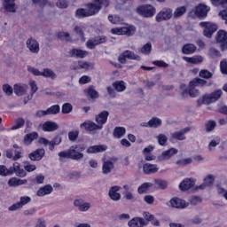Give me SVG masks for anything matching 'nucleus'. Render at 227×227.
Segmentation results:
<instances>
[{"label":"nucleus","mask_w":227,"mask_h":227,"mask_svg":"<svg viewBox=\"0 0 227 227\" xmlns=\"http://www.w3.org/2000/svg\"><path fill=\"white\" fill-rule=\"evenodd\" d=\"M86 150V145L78 144L72 145L67 151H61L58 153L59 160L60 162H65V159H71L72 160H81V159H84V152Z\"/></svg>","instance_id":"1"},{"label":"nucleus","mask_w":227,"mask_h":227,"mask_svg":"<svg viewBox=\"0 0 227 227\" xmlns=\"http://www.w3.org/2000/svg\"><path fill=\"white\" fill-rule=\"evenodd\" d=\"M223 97V90H216L210 94H206L202 96V98H199L197 100L198 106H209V104H214V102H217L219 98Z\"/></svg>","instance_id":"2"},{"label":"nucleus","mask_w":227,"mask_h":227,"mask_svg":"<svg viewBox=\"0 0 227 227\" xmlns=\"http://www.w3.org/2000/svg\"><path fill=\"white\" fill-rule=\"evenodd\" d=\"M136 13L145 19H152L157 13V9L152 4H143L137 7Z\"/></svg>","instance_id":"3"},{"label":"nucleus","mask_w":227,"mask_h":227,"mask_svg":"<svg viewBox=\"0 0 227 227\" xmlns=\"http://www.w3.org/2000/svg\"><path fill=\"white\" fill-rule=\"evenodd\" d=\"M89 7L92 9L94 15H97L100 12L102 8H108L109 4H111V1L109 0H91V2L88 3Z\"/></svg>","instance_id":"4"},{"label":"nucleus","mask_w":227,"mask_h":227,"mask_svg":"<svg viewBox=\"0 0 227 227\" xmlns=\"http://www.w3.org/2000/svg\"><path fill=\"white\" fill-rule=\"evenodd\" d=\"M127 59L141 61V57L130 50H126L119 55L118 61L121 65H125L127 63Z\"/></svg>","instance_id":"5"},{"label":"nucleus","mask_w":227,"mask_h":227,"mask_svg":"<svg viewBox=\"0 0 227 227\" xmlns=\"http://www.w3.org/2000/svg\"><path fill=\"white\" fill-rule=\"evenodd\" d=\"M201 27H204L203 35L207 38H212V35L219 29V27L215 23L202 21L200 23Z\"/></svg>","instance_id":"6"},{"label":"nucleus","mask_w":227,"mask_h":227,"mask_svg":"<svg viewBox=\"0 0 227 227\" xmlns=\"http://www.w3.org/2000/svg\"><path fill=\"white\" fill-rule=\"evenodd\" d=\"M106 42H107V36L97 35L86 42V47L88 49L93 50L95 47H97V45H102V43H106Z\"/></svg>","instance_id":"7"},{"label":"nucleus","mask_w":227,"mask_h":227,"mask_svg":"<svg viewBox=\"0 0 227 227\" xmlns=\"http://www.w3.org/2000/svg\"><path fill=\"white\" fill-rule=\"evenodd\" d=\"M208 12H210V7L208 5L199 4L195 7L193 13L198 19H207Z\"/></svg>","instance_id":"8"},{"label":"nucleus","mask_w":227,"mask_h":227,"mask_svg":"<svg viewBox=\"0 0 227 227\" xmlns=\"http://www.w3.org/2000/svg\"><path fill=\"white\" fill-rule=\"evenodd\" d=\"M86 9L84 8H78L74 12V17L76 19H86L88 17L95 16L91 8H90V4H86Z\"/></svg>","instance_id":"9"},{"label":"nucleus","mask_w":227,"mask_h":227,"mask_svg":"<svg viewBox=\"0 0 227 227\" xmlns=\"http://www.w3.org/2000/svg\"><path fill=\"white\" fill-rule=\"evenodd\" d=\"M173 17V9L165 7L155 17L157 22H164V20H171Z\"/></svg>","instance_id":"10"},{"label":"nucleus","mask_w":227,"mask_h":227,"mask_svg":"<svg viewBox=\"0 0 227 227\" xmlns=\"http://www.w3.org/2000/svg\"><path fill=\"white\" fill-rule=\"evenodd\" d=\"M190 131H191V128L186 127L181 129L180 131H176L174 133H171L169 141L173 142L174 139H176V141H185V139H187V137H185V134H187V132H190Z\"/></svg>","instance_id":"11"},{"label":"nucleus","mask_w":227,"mask_h":227,"mask_svg":"<svg viewBox=\"0 0 227 227\" xmlns=\"http://www.w3.org/2000/svg\"><path fill=\"white\" fill-rule=\"evenodd\" d=\"M27 49L32 52V54H38L40 52V43L33 37H30L26 42Z\"/></svg>","instance_id":"12"},{"label":"nucleus","mask_w":227,"mask_h":227,"mask_svg":"<svg viewBox=\"0 0 227 227\" xmlns=\"http://www.w3.org/2000/svg\"><path fill=\"white\" fill-rule=\"evenodd\" d=\"M80 129H85L87 132H93L95 130H102L104 126L98 125L91 121H86L80 125Z\"/></svg>","instance_id":"13"},{"label":"nucleus","mask_w":227,"mask_h":227,"mask_svg":"<svg viewBox=\"0 0 227 227\" xmlns=\"http://www.w3.org/2000/svg\"><path fill=\"white\" fill-rule=\"evenodd\" d=\"M120 191H121V186L114 185L110 187L108 196L112 201H120V200H121V193H120Z\"/></svg>","instance_id":"14"},{"label":"nucleus","mask_w":227,"mask_h":227,"mask_svg":"<svg viewBox=\"0 0 227 227\" xmlns=\"http://www.w3.org/2000/svg\"><path fill=\"white\" fill-rule=\"evenodd\" d=\"M45 157V149L38 148L28 154L30 160L36 162L42 160Z\"/></svg>","instance_id":"15"},{"label":"nucleus","mask_w":227,"mask_h":227,"mask_svg":"<svg viewBox=\"0 0 227 227\" xmlns=\"http://www.w3.org/2000/svg\"><path fill=\"white\" fill-rule=\"evenodd\" d=\"M195 184H196V181H194L193 178H184L179 184V190H181L183 192H185V191H189V189H192V187H194Z\"/></svg>","instance_id":"16"},{"label":"nucleus","mask_w":227,"mask_h":227,"mask_svg":"<svg viewBox=\"0 0 227 227\" xmlns=\"http://www.w3.org/2000/svg\"><path fill=\"white\" fill-rule=\"evenodd\" d=\"M214 182H215V177L213 175H207L203 179V183L197 186L196 189L204 191L207 187H212V185H214Z\"/></svg>","instance_id":"17"},{"label":"nucleus","mask_w":227,"mask_h":227,"mask_svg":"<svg viewBox=\"0 0 227 227\" xmlns=\"http://www.w3.org/2000/svg\"><path fill=\"white\" fill-rule=\"evenodd\" d=\"M129 227H145L148 226V221H145L143 217H134L128 223Z\"/></svg>","instance_id":"18"},{"label":"nucleus","mask_w":227,"mask_h":227,"mask_svg":"<svg viewBox=\"0 0 227 227\" xmlns=\"http://www.w3.org/2000/svg\"><path fill=\"white\" fill-rule=\"evenodd\" d=\"M107 118H109V112L104 110L98 114L95 115V121L98 123V125L104 127V125L107 123Z\"/></svg>","instance_id":"19"},{"label":"nucleus","mask_w":227,"mask_h":227,"mask_svg":"<svg viewBox=\"0 0 227 227\" xmlns=\"http://www.w3.org/2000/svg\"><path fill=\"white\" fill-rule=\"evenodd\" d=\"M178 153V149L171 147L168 150L163 151L161 156H159V160H169L171 157Z\"/></svg>","instance_id":"20"},{"label":"nucleus","mask_w":227,"mask_h":227,"mask_svg":"<svg viewBox=\"0 0 227 227\" xmlns=\"http://www.w3.org/2000/svg\"><path fill=\"white\" fill-rule=\"evenodd\" d=\"M59 129V126L58 123L52 121H47L42 125V130H43V132H55V130H58Z\"/></svg>","instance_id":"21"},{"label":"nucleus","mask_w":227,"mask_h":227,"mask_svg":"<svg viewBox=\"0 0 227 227\" xmlns=\"http://www.w3.org/2000/svg\"><path fill=\"white\" fill-rule=\"evenodd\" d=\"M170 205L173 208H187L189 203L180 198H173L170 200Z\"/></svg>","instance_id":"22"},{"label":"nucleus","mask_w":227,"mask_h":227,"mask_svg":"<svg viewBox=\"0 0 227 227\" xmlns=\"http://www.w3.org/2000/svg\"><path fill=\"white\" fill-rule=\"evenodd\" d=\"M70 58H78L80 59H84L85 56H88V51L77 48H73L69 51Z\"/></svg>","instance_id":"23"},{"label":"nucleus","mask_w":227,"mask_h":227,"mask_svg":"<svg viewBox=\"0 0 227 227\" xmlns=\"http://www.w3.org/2000/svg\"><path fill=\"white\" fill-rule=\"evenodd\" d=\"M84 94L88 98H90L91 100H97V98H99L100 95L98 94V91L95 90V86L90 85L87 89L84 90Z\"/></svg>","instance_id":"24"},{"label":"nucleus","mask_w":227,"mask_h":227,"mask_svg":"<svg viewBox=\"0 0 227 227\" xmlns=\"http://www.w3.org/2000/svg\"><path fill=\"white\" fill-rule=\"evenodd\" d=\"M159 171L157 164L145 163L143 165V172L145 175H153Z\"/></svg>","instance_id":"25"},{"label":"nucleus","mask_w":227,"mask_h":227,"mask_svg":"<svg viewBox=\"0 0 227 227\" xmlns=\"http://www.w3.org/2000/svg\"><path fill=\"white\" fill-rule=\"evenodd\" d=\"M3 6L4 10L10 13H15V12H17V4H15V0H4Z\"/></svg>","instance_id":"26"},{"label":"nucleus","mask_w":227,"mask_h":227,"mask_svg":"<svg viewBox=\"0 0 227 227\" xmlns=\"http://www.w3.org/2000/svg\"><path fill=\"white\" fill-rule=\"evenodd\" d=\"M137 28L134 25L126 24V26L122 27V35L124 36H134Z\"/></svg>","instance_id":"27"},{"label":"nucleus","mask_w":227,"mask_h":227,"mask_svg":"<svg viewBox=\"0 0 227 227\" xmlns=\"http://www.w3.org/2000/svg\"><path fill=\"white\" fill-rule=\"evenodd\" d=\"M106 150H107V145H99L89 146L86 152L87 153H102V152H106Z\"/></svg>","instance_id":"28"},{"label":"nucleus","mask_w":227,"mask_h":227,"mask_svg":"<svg viewBox=\"0 0 227 227\" xmlns=\"http://www.w3.org/2000/svg\"><path fill=\"white\" fill-rule=\"evenodd\" d=\"M52 191H54V188H52V185L46 184V185L39 188V190L36 192V195L39 196L40 198H42L43 196L51 194Z\"/></svg>","instance_id":"29"},{"label":"nucleus","mask_w":227,"mask_h":227,"mask_svg":"<svg viewBox=\"0 0 227 227\" xmlns=\"http://www.w3.org/2000/svg\"><path fill=\"white\" fill-rule=\"evenodd\" d=\"M26 184H27V179H20L18 177H12L8 181L9 187H19V186L24 185Z\"/></svg>","instance_id":"30"},{"label":"nucleus","mask_w":227,"mask_h":227,"mask_svg":"<svg viewBox=\"0 0 227 227\" xmlns=\"http://www.w3.org/2000/svg\"><path fill=\"white\" fill-rule=\"evenodd\" d=\"M114 169V163L112 160H106L103 162L102 173L103 175H109Z\"/></svg>","instance_id":"31"},{"label":"nucleus","mask_w":227,"mask_h":227,"mask_svg":"<svg viewBox=\"0 0 227 227\" xmlns=\"http://www.w3.org/2000/svg\"><path fill=\"white\" fill-rule=\"evenodd\" d=\"M35 139H38V132L33 131L31 133H28L24 137V139H23L24 145H31V143L35 141Z\"/></svg>","instance_id":"32"},{"label":"nucleus","mask_w":227,"mask_h":227,"mask_svg":"<svg viewBox=\"0 0 227 227\" xmlns=\"http://www.w3.org/2000/svg\"><path fill=\"white\" fill-rule=\"evenodd\" d=\"M184 61L186 63H191L192 65H198L203 63V57L196 55L193 57H183Z\"/></svg>","instance_id":"33"},{"label":"nucleus","mask_w":227,"mask_h":227,"mask_svg":"<svg viewBox=\"0 0 227 227\" xmlns=\"http://www.w3.org/2000/svg\"><path fill=\"white\" fill-rule=\"evenodd\" d=\"M196 45L192 43H186L182 47V53L186 55L194 54L196 52Z\"/></svg>","instance_id":"34"},{"label":"nucleus","mask_w":227,"mask_h":227,"mask_svg":"<svg viewBox=\"0 0 227 227\" xmlns=\"http://www.w3.org/2000/svg\"><path fill=\"white\" fill-rule=\"evenodd\" d=\"M206 85H207V81L198 77L194 78L189 82L190 88H198V86H200V88H203V86H206Z\"/></svg>","instance_id":"35"},{"label":"nucleus","mask_w":227,"mask_h":227,"mask_svg":"<svg viewBox=\"0 0 227 227\" xmlns=\"http://www.w3.org/2000/svg\"><path fill=\"white\" fill-rule=\"evenodd\" d=\"M14 93L17 97H22V95H26L27 91V85H20V84H14Z\"/></svg>","instance_id":"36"},{"label":"nucleus","mask_w":227,"mask_h":227,"mask_svg":"<svg viewBox=\"0 0 227 227\" xmlns=\"http://www.w3.org/2000/svg\"><path fill=\"white\" fill-rule=\"evenodd\" d=\"M112 86L115 91L118 93H121V91H125L127 90V86L125 85V82L123 81H116L112 83Z\"/></svg>","instance_id":"37"},{"label":"nucleus","mask_w":227,"mask_h":227,"mask_svg":"<svg viewBox=\"0 0 227 227\" xmlns=\"http://www.w3.org/2000/svg\"><path fill=\"white\" fill-rule=\"evenodd\" d=\"M127 133V129L124 127H115L114 129L113 136L116 139H121Z\"/></svg>","instance_id":"38"},{"label":"nucleus","mask_w":227,"mask_h":227,"mask_svg":"<svg viewBox=\"0 0 227 227\" xmlns=\"http://www.w3.org/2000/svg\"><path fill=\"white\" fill-rule=\"evenodd\" d=\"M41 76L54 80L58 77V74H56L51 68H44Z\"/></svg>","instance_id":"39"},{"label":"nucleus","mask_w":227,"mask_h":227,"mask_svg":"<svg viewBox=\"0 0 227 227\" xmlns=\"http://www.w3.org/2000/svg\"><path fill=\"white\" fill-rule=\"evenodd\" d=\"M215 40H216V43L226 42L227 32L225 30H219L215 35Z\"/></svg>","instance_id":"40"},{"label":"nucleus","mask_w":227,"mask_h":227,"mask_svg":"<svg viewBox=\"0 0 227 227\" xmlns=\"http://www.w3.org/2000/svg\"><path fill=\"white\" fill-rule=\"evenodd\" d=\"M150 187H153L152 183H144L137 188L138 194H146Z\"/></svg>","instance_id":"41"},{"label":"nucleus","mask_w":227,"mask_h":227,"mask_svg":"<svg viewBox=\"0 0 227 227\" xmlns=\"http://www.w3.org/2000/svg\"><path fill=\"white\" fill-rule=\"evenodd\" d=\"M150 129H159L162 125V120L159 119V117H153L149 120Z\"/></svg>","instance_id":"42"},{"label":"nucleus","mask_w":227,"mask_h":227,"mask_svg":"<svg viewBox=\"0 0 227 227\" xmlns=\"http://www.w3.org/2000/svg\"><path fill=\"white\" fill-rule=\"evenodd\" d=\"M139 52L145 56H150V54H152V43H146L142 48H140Z\"/></svg>","instance_id":"43"},{"label":"nucleus","mask_w":227,"mask_h":227,"mask_svg":"<svg viewBox=\"0 0 227 227\" xmlns=\"http://www.w3.org/2000/svg\"><path fill=\"white\" fill-rule=\"evenodd\" d=\"M29 86H30V95L27 96L28 100H32L35 93L38 91V85H36L35 81H30L29 82Z\"/></svg>","instance_id":"44"},{"label":"nucleus","mask_w":227,"mask_h":227,"mask_svg":"<svg viewBox=\"0 0 227 227\" xmlns=\"http://www.w3.org/2000/svg\"><path fill=\"white\" fill-rule=\"evenodd\" d=\"M154 184L157 185V189H160L161 191H165L168 189V181L162 179H154Z\"/></svg>","instance_id":"45"},{"label":"nucleus","mask_w":227,"mask_h":227,"mask_svg":"<svg viewBox=\"0 0 227 227\" xmlns=\"http://www.w3.org/2000/svg\"><path fill=\"white\" fill-rule=\"evenodd\" d=\"M61 107L59 105H53L46 110L47 114H59Z\"/></svg>","instance_id":"46"},{"label":"nucleus","mask_w":227,"mask_h":227,"mask_svg":"<svg viewBox=\"0 0 227 227\" xmlns=\"http://www.w3.org/2000/svg\"><path fill=\"white\" fill-rule=\"evenodd\" d=\"M187 12V7L181 6L177 7L174 12V18L178 19L179 17H182V15L185 14Z\"/></svg>","instance_id":"47"},{"label":"nucleus","mask_w":227,"mask_h":227,"mask_svg":"<svg viewBox=\"0 0 227 227\" xmlns=\"http://www.w3.org/2000/svg\"><path fill=\"white\" fill-rule=\"evenodd\" d=\"M176 164L179 168L189 166V164H192V158H186V159H183V160H177Z\"/></svg>","instance_id":"48"},{"label":"nucleus","mask_w":227,"mask_h":227,"mask_svg":"<svg viewBox=\"0 0 227 227\" xmlns=\"http://www.w3.org/2000/svg\"><path fill=\"white\" fill-rule=\"evenodd\" d=\"M26 121L23 118H19L15 121V124L12 126L11 130H17L18 129H22Z\"/></svg>","instance_id":"49"},{"label":"nucleus","mask_w":227,"mask_h":227,"mask_svg":"<svg viewBox=\"0 0 227 227\" xmlns=\"http://www.w3.org/2000/svg\"><path fill=\"white\" fill-rule=\"evenodd\" d=\"M200 77L202 79H212L214 77V74L208 71L207 69H201L199 73Z\"/></svg>","instance_id":"50"},{"label":"nucleus","mask_w":227,"mask_h":227,"mask_svg":"<svg viewBox=\"0 0 227 227\" xmlns=\"http://www.w3.org/2000/svg\"><path fill=\"white\" fill-rule=\"evenodd\" d=\"M215 127H217V122H215V121H214V120L208 121L205 124L206 132H212V130H214V129H215Z\"/></svg>","instance_id":"51"},{"label":"nucleus","mask_w":227,"mask_h":227,"mask_svg":"<svg viewBox=\"0 0 227 227\" xmlns=\"http://www.w3.org/2000/svg\"><path fill=\"white\" fill-rule=\"evenodd\" d=\"M2 90L7 97H12V95H13V88L8 83L4 84Z\"/></svg>","instance_id":"52"},{"label":"nucleus","mask_w":227,"mask_h":227,"mask_svg":"<svg viewBox=\"0 0 227 227\" xmlns=\"http://www.w3.org/2000/svg\"><path fill=\"white\" fill-rule=\"evenodd\" d=\"M67 136L69 141L74 143V141H77V138L79 137V129L69 131Z\"/></svg>","instance_id":"53"},{"label":"nucleus","mask_w":227,"mask_h":227,"mask_svg":"<svg viewBox=\"0 0 227 227\" xmlns=\"http://www.w3.org/2000/svg\"><path fill=\"white\" fill-rule=\"evenodd\" d=\"M74 111V106L70 103H65L62 106V114H70Z\"/></svg>","instance_id":"54"},{"label":"nucleus","mask_w":227,"mask_h":227,"mask_svg":"<svg viewBox=\"0 0 227 227\" xmlns=\"http://www.w3.org/2000/svg\"><path fill=\"white\" fill-rule=\"evenodd\" d=\"M24 169L27 173H32V171H35L36 169V165L31 164L29 161H24Z\"/></svg>","instance_id":"55"},{"label":"nucleus","mask_w":227,"mask_h":227,"mask_svg":"<svg viewBox=\"0 0 227 227\" xmlns=\"http://www.w3.org/2000/svg\"><path fill=\"white\" fill-rule=\"evenodd\" d=\"M157 140L160 146H166V144L168 143V137L164 134H160L157 136Z\"/></svg>","instance_id":"56"},{"label":"nucleus","mask_w":227,"mask_h":227,"mask_svg":"<svg viewBox=\"0 0 227 227\" xmlns=\"http://www.w3.org/2000/svg\"><path fill=\"white\" fill-rule=\"evenodd\" d=\"M188 95L192 98H196L200 96V90L196 89V87H189Z\"/></svg>","instance_id":"57"},{"label":"nucleus","mask_w":227,"mask_h":227,"mask_svg":"<svg viewBox=\"0 0 227 227\" xmlns=\"http://www.w3.org/2000/svg\"><path fill=\"white\" fill-rule=\"evenodd\" d=\"M209 56L213 59L215 58H221V51H219V50H217L215 48H210L209 49Z\"/></svg>","instance_id":"58"},{"label":"nucleus","mask_w":227,"mask_h":227,"mask_svg":"<svg viewBox=\"0 0 227 227\" xmlns=\"http://www.w3.org/2000/svg\"><path fill=\"white\" fill-rule=\"evenodd\" d=\"M74 32L76 33V35H78L81 38V40H82V42H84L86 40V37H84V30H82V28L79 26H75L74 27Z\"/></svg>","instance_id":"59"},{"label":"nucleus","mask_w":227,"mask_h":227,"mask_svg":"<svg viewBox=\"0 0 227 227\" xmlns=\"http://www.w3.org/2000/svg\"><path fill=\"white\" fill-rule=\"evenodd\" d=\"M108 20L109 22H111L112 24H120V22L121 21V18H120L119 15H108Z\"/></svg>","instance_id":"60"},{"label":"nucleus","mask_w":227,"mask_h":227,"mask_svg":"<svg viewBox=\"0 0 227 227\" xmlns=\"http://www.w3.org/2000/svg\"><path fill=\"white\" fill-rule=\"evenodd\" d=\"M180 90H181V96L183 97V98H186V97H188L189 95V88L187 89V85L184 83L181 84Z\"/></svg>","instance_id":"61"},{"label":"nucleus","mask_w":227,"mask_h":227,"mask_svg":"<svg viewBox=\"0 0 227 227\" xmlns=\"http://www.w3.org/2000/svg\"><path fill=\"white\" fill-rule=\"evenodd\" d=\"M56 6L58 8H61L62 10H65L68 8V2L67 0H59L56 3Z\"/></svg>","instance_id":"62"},{"label":"nucleus","mask_w":227,"mask_h":227,"mask_svg":"<svg viewBox=\"0 0 227 227\" xmlns=\"http://www.w3.org/2000/svg\"><path fill=\"white\" fill-rule=\"evenodd\" d=\"M19 203L22 207H24V205H27V203H31V197H29V196L20 197Z\"/></svg>","instance_id":"63"},{"label":"nucleus","mask_w":227,"mask_h":227,"mask_svg":"<svg viewBox=\"0 0 227 227\" xmlns=\"http://www.w3.org/2000/svg\"><path fill=\"white\" fill-rule=\"evenodd\" d=\"M220 70L222 74L227 75V60L223 59L220 62Z\"/></svg>","instance_id":"64"}]
</instances>
